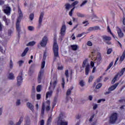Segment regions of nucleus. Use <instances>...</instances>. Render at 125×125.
Returning a JSON list of instances; mask_svg holds the SVG:
<instances>
[{"label":"nucleus","mask_w":125,"mask_h":125,"mask_svg":"<svg viewBox=\"0 0 125 125\" xmlns=\"http://www.w3.org/2000/svg\"><path fill=\"white\" fill-rule=\"evenodd\" d=\"M18 13L19 16L18 17L16 22V30L18 33V37H20V33H21V25H20V23L21 22L22 18L24 17V16H23V13H22V11L21 10L20 7H18Z\"/></svg>","instance_id":"nucleus-1"},{"label":"nucleus","mask_w":125,"mask_h":125,"mask_svg":"<svg viewBox=\"0 0 125 125\" xmlns=\"http://www.w3.org/2000/svg\"><path fill=\"white\" fill-rule=\"evenodd\" d=\"M53 52L54 53V60H56L59 57V46L57 44L56 39L54 40L53 45Z\"/></svg>","instance_id":"nucleus-2"},{"label":"nucleus","mask_w":125,"mask_h":125,"mask_svg":"<svg viewBox=\"0 0 125 125\" xmlns=\"http://www.w3.org/2000/svg\"><path fill=\"white\" fill-rule=\"evenodd\" d=\"M87 59H85L82 63V68H85V75L87 76L90 72V65L87 63Z\"/></svg>","instance_id":"nucleus-3"},{"label":"nucleus","mask_w":125,"mask_h":125,"mask_svg":"<svg viewBox=\"0 0 125 125\" xmlns=\"http://www.w3.org/2000/svg\"><path fill=\"white\" fill-rule=\"evenodd\" d=\"M117 120H118V113H113L109 117V123L110 124H115L117 122Z\"/></svg>","instance_id":"nucleus-4"},{"label":"nucleus","mask_w":125,"mask_h":125,"mask_svg":"<svg viewBox=\"0 0 125 125\" xmlns=\"http://www.w3.org/2000/svg\"><path fill=\"white\" fill-rule=\"evenodd\" d=\"M103 41L106 42V44H112V42L110 41H112V38L110 36H107V35H103L102 36Z\"/></svg>","instance_id":"nucleus-5"},{"label":"nucleus","mask_w":125,"mask_h":125,"mask_svg":"<svg viewBox=\"0 0 125 125\" xmlns=\"http://www.w3.org/2000/svg\"><path fill=\"white\" fill-rule=\"evenodd\" d=\"M23 82V72H21L17 77V84L19 86L21 85Z\"/></svg>","instance_id":"nucleus-6"},{"label":"nucleus","mask_w":125,"mask_h":125,"mask_svg":"<svg viewBox=\"0 0 125 125\" xmlns=\"http://www.w3.org/2000/svg\"><path fill=\"white\" fill-rule=\"evenodd\" d=\"M43 15H44V14L43 12H41L39 21H38V25L37 26L38 29H40L42 27V19H43Z\"/></svg>","instance_id":"nucleus-7"},{"label":"nucleus","mask_w":125,"mask_h":125,"mask_svg":"<svg viewBox=\"0 0 125 125\" xmlns=\"http://www.w3.org/2000/svg\"><path fill=\"white\" fill-rule=\"evenodd\" d=\"M40 44L42 47H44V46H46V44H47V37H46V36H44L42 38V41L40 42Z\"/></svg>","instance_id":"nucleus-8"},{"label":"nucleus","mask_w":125,"mask_h":125,"mask_svg":"<svg viewBox=\"0 0 125 125\" xmlns=\"http://www.w3.org/2000/svg\"><path fill=\"white\" fill-rule=\"evenodd\" d=\"M56 84H57V81L56 80L53 82V85H52V81H51L50 82V86L48 87V90H50V89H51V87L52 89H55V86H56Z\"/></svg>","instance_id":"nucleus-9"},{"label":"nucleus","mask_w":125,"mask_h":125,"mask_svg":"<svg viewBox=\"0 0 125 125\" xmlns=\"http://www.w3.org/2000/svg\"><path fill=\"white\" fill-rule=\"evenodd\" d=\"M43 75V71L41 70L38 74V83H42V76Z\"/></svg>","instance_id":"nucleus-10"},{"label":"nucleus","mask_w":125,"mask_h":125,"mask_svg":"<svg viewBox=\"0 0 125 125\" xmlns=\"http://www.w3.org/2000/svg\"><path fill=\"white\" fill-rule=\"evenodd\" d=\"M11 11V8L9 6H6L5 7V9L3 10V12L5 13V14H6V15H10V12Z\"/></svg>","instance_id":"nucleus-11"},{"label":"nucleus","mask_w":125,"mask_h":125,"mask_svg":"<svg viewBox=\"0 0 125 125\" xmlns=\"http://www.w3.org/2000/svg\"><path fill=\"white\" fill-rule=\"evenodd\" d=\"M117 32L119 38H124V33L122 31V29L120 27H117Z\"/></svg>","instance_id":"nucleus-12"},{"label":"nucleus","mask_w":125,"mask_h":125,"mask_svg":"<svg viewBox=\"0 0 125 125\" xmlns=\"http://www.w3.org/2000/svg\"><path fill=\"white\" fill-rule=\"evenodd\" d=\"M65 32H66V25L65 24H63L62 25V28L61 29L60 34L61 35V36H64Z\"/></svg>","instance_id":"nucleus-13"},{"label":"nucleus","mask_w":125,"mask_h":125,"mask_svg":"<svg viewBox=\"0 0 125 125\" xmlns=\"http://www.w3.org/2000/svg\"><path fill=\"white\" fill-rule=\"evenodd\" d=\"M72 90H73V87H71L70 89H68L66 91V99L67 101L69 100V95L72 93Z\"/></svg>","instance_id":"nucleus-14"},{"label":"nucleus","mask_w":125,"mask_h":125,"mask_svg":"<svg viewBox=\"0 0 125 125\" xmlns=\"http://www.w3.org/2000/svg\"><path fill=\"white\" fill-rule=\"evenodd\" d=\"M119 85V83H116L115 84L112 85L108 88V91H113V90L116 89L117 87Z\"/></svg>","instance_id":"nucleus-15"},{"label":"nucleus","mask_w":125,"mask_h":125,"mask_svg":"<svg viewBox=\"0 0 125 125\" xmlns=\"http://www.w3.org/2000/svg\"><path fill=\"white\" fill-rule=\"evenodd\" d=\"M95 63H97V65H100L102 62V58L101 57L97 58L94 61Z\"/></svg>","instance_id":"nucleus-16"},{"label":"nucleus","mask_w":125,"mask_h":125,"mask_svg":"<svg viewBox=\"0 0 125 125\" xmlns=\"http://www.w3.org/2000/svg\"><path fill=\"white\" fill-rule=\"evenodd\" d=\"M2 20L5 22V25H6L7 26H8V25H9V23H10V20H9V19H7L5 16L2 17Z\"/></svg>","instance_id":"nucleus-17"},{"label":"nucleus","mask_w":125,"mask_h":125,"mask_svg":"<svg viewBox=\"0 0 125 125\" xmlns=\"http://www.w3.org/2000/svg\"><path fill=\"white\" fill-rule=\"evenodd\" d=\"M26 105L28 108H29V109L31 110L32 112H34V105H33V104H32L28 102L27 103Z\"/></svg>","instance_id":"nucleus-18"},{"label":"nucleus","mask_w":125,"mask_h":125,"mask_svg":"<svg viewBox=\"0 0 125 125\" xmlns=\"http://www.w3.org/2000/svg\"><path fill=\"white\" fill-rule=\"evenodd\" d=\"M99 29H100L99 26L90 27L88 28V31H96L97 30H99Z\"/></svg>","instance_id":"nucleus-19"},{"label":"nucleus","mask_w":125,"mask_h":125,"mask_svg":"<svg viewBox=\"0 0 125 125\" xmlns=\"http://www.w3.org/2000/svg\"><path fill=\"white\" fill-rule=\"evenodd\" d=\"M53 92L52 90L47 92L46 93V99H47L49 97H51V95H52Z\"/></svg>","instance_id":"nucleus-20"},{"label":"nucleus","mask_w":125,"mask_h":125,"mask_svg":"<svg viewBox=\"0 0 125 125\" xmlns=\"http://www.w3.org/2000/svg\"><path fill=\"white\" fill-rule=\"evenodd\" d=\"M125 67L123 68L120 72L118 73L117 75H118V76H119L120 77H122V76H123V75L125 74Z\"/></svg>","instance_id":"nucleus-21"},{"label":"nucleus","mask_w":125,"mask_h":125,"mask_svg":"<svg viewBox=\"0 0 125 125\" xmlns=\"http://www.w3.org/2000/svg\"><path fill=\"white\" fill-rule=\"evenodd\" d=\"M125 50L124 51L122 55L120 57V62H123L125 60Z\"/></svg>","instance_id":"nucleus-22"},{"label":"nucleus","mask_w":125,"mask_h":125,"mask_svg":"<svg viewBox=\"0 0 125 125\" xmlns=\"http://www.w3.org/2000/svg\"><path fill=\"white\" fill-rule=\"evenodd\" d=\"M8 79H9V80H14L15 79L14 74H13V73H10V74H9Z\"/></svg>","instance_id":"nucleus-23"},{"label":"nucleus","mask_w":125,"mask_h":125,"mask_svg":"<svg viewBox=\"0 0 125 125\" xmlns=\"http://www.w3.org/2000/svg\"><path fill=\"white\" fill-rule=\"evenodd\" d=\"M71 49H72V50H74V51H75V50H77L78 49V48H79V46H78V45H71L70 46Z\"/></svg>","instance_id":"nucleus-24"},{"label":"nucleus","mask_w":125,"mask_h":125,"mask_svg":"<svg viewBox=\"0 0 125 125\" xmlns=\"http://www.w3.org/2000/svg\"><path fill=\"white\" fill-rule=\"evenodd\" d=\"M28 51H29V48L26 47L21 54L22 57H23V56H25L26 54H27V53L28 52Z\"/></svg>","instance_id":"nucleus-25"},{"label":"nucleus","mask_w":125,"mask_h":125,"mask_svg":"<svg viewBox=\"0 0 125 125\" xmlns=\"http://www.w3.org/2000/svg\"><path fill=\"white\" fill-rule=\"evenodd\" d=\"M35 44H36V42L35 41H32L27 44V46H33Z\"/></svg>","instance_id":"nucleus-26"},{"label":"nucleus","mask_w":125,"mask_h":125,"mask_svg":"<svg viewBox=\"0 0 125 125\" xmlns=\"http://www.w3.org/2000/svg\"><path fill=\"white\" fill-rule=\"evenodd\" d=\"M65 9H66V10H69L70 8L72 7V5H70L69 3H66L65 4Z\"/></svg>","instance_id":"nucleus-27"},{"label":"nucleus","mask_w":125,"mask_h":125,"mask_svg":"<svg viewBox=\"0 0 125 125\" xmlns=\"http://www.w3.org/2000/svg\"><path fill=\"white\" fill-rule=\"evenodd\" d=\"M58 125H68V122H63L62 120L61 121V122H58Z\"/></svg>","instance_id":"nucleus-28"},{"label":"nucleus","mask_w":125,"mask_h":125,"mask_svg":"<svg viewBox=\"0 0 125 125\" xmlns=\"http://www.w3.org/2000/svg\"><path fill=\"white\" fill-rule=\"evenodd\" d=\"M45 108V105H44V104H43L42 107L41 109V114L43 115L44 114V109Z\"/></svg>","instance_id":"nucleus-29"},{"label":"nucleus","mask_w":125,"mask_h":125,"mask_svg":"<svg viewBox=\"0 0 125 125\" xmlns=\"http://www.w3.org/2000/svg\"><path fill=\"white\" fill-rule=\"evenodd\" d=\"M94 79V76L92 75H90L88 78V83H91L92 81H93Z\"/></svg>","instance_id":"nucleus-30"},{"label":"nucleus","mask_w":125,"mask_h":125,"mask_svg":"<svg viewBox=\"0 0 125 125\" xmlns=\"http://www.w3.org/2000/svg\"><path fill=\"white\" fill-rule=\"evenodd\" d=\"M107 31L108 32L110 33V35H111L112 37H113L114 39H116L115 36L114 35V34H113V33H112V31H111V29H110V27H109V26L107 27Z\"/></svg>","instance_id":"nucleus-31"},{"label":"nucleus","mask_w":125,"mask_h":125,"mask_svg":"<svg viewBox=\"0 0 125 125\" xmlns=\"http://www.w3.org/2000/svg\"><path fill=\"white\" fill-rule=\"evenodd\" d=\"M52 120V118L51 116H50L49 118L48 119L47 122V125H50V123H51V121Z\"/></svg>","instance_id":"nucleus-32"},{"label":"nucleus","mask_w":125,"mask_h":125,"mask_svg":"<svg viewBox=\"0 0 125 125\" xmlns=\"http://www.w3.org/2000/svg\"><path fill=\"white\" fill-rule=\"evenodd\" d=\"M62 86L63 89L65 88V79L63 78H62Z\"/></svg>","instance_id":"nucleus-33"},{"label":"nucleus","mask_w":125,"mask_h":125,"mask_svg":"<svg viewBox=\"0 0 125 125\" xmlns=\"http://www.w3.org/2000/svg\"><path fill=\"white\" fill-rule=\"evenodd\" d=\"M114 64V62H111L108 66L107 67L106 71H108V70H109V69H111V67H112V66H113V64Z\"/></svg>","instance_id":"nucleus-34"},{"label":"nucleus","mask_w":125,"mask_h":125,"mask_svg":"<svg viewBox=\"0 0 125 125\" xmlns=\"http://www.w3.org/2000/svg\"><path fill=\"white\" fill-rule=\"evenodd\" d=\"M114 64V62H111L108 66L107 67L106 71H108V70H109V69H111V67H112V66H113V64Z\"/></svg>","instance_id":"nucleus-35"},{"label":"nucleus","mask_w":125,"mask_h":125,"mask_svg":"<svg viewBox=\"0 0 125 125\" xmlns=\"http://www.w3.org/2000/svg\"><path fill=\"white\" fill-rule=\"evenodd\" d=\"M114 64V62H111L108 66L107 67L106 71H108V70H109V69H111V67H112V66H113V64Z\"/></svg>","instance_id":"nucleus-36"},{"label":"nucleus","mask_w":125,"mask_h":125,"mask_svg":"<svg viewBox=\"0 0 125 125\" xmlns=\"http://www.w3.org/2000/svg\"><path fill=\"white\" fill-rule=\"evenodd\" d=\"M118 75L117 74L115 75V76L112 81V83H116V81H117V79H118Z\"/></svg>","instance_id":"nucleus-37"},{"label":"nucleus","mask_w":125,"mask_h":125,"mask_svg":"<svg viewBox=\"0 0 125 125\" xmlns=\"http://www.w3.org/2000/svg\"><path fill=\"white\" fill-rule=\"evenodd\" d=\"M44 66H45V60H42L41 65L42 69H43V68H44Z\"/></svg>","instance_id":"nucleus-38"},{"label":"nucleus","mask_w":125,"mask_h":125,"mask_svg":"<svg viewBox=\"0 0 125 125\" xmlns=\"http://www.w3.org/2000/svg\"><path fill=\"white\" fill-rule=\"evenodd\" d=\"M77 15L78 17H81V18L84 17V15L79 12L77 13Z\"/></svg>","instance_id":"nucleus-39"},{"label":"nucleus","mask_w":125,"mask_h":125,"mask_svg":"<svg viewBox=\"0 0 125 125\" xmlns=\"http://www.w3.org/2000/svg\"><path fill=\"white\" fill-rule=\"evenodd\" d=\"M34 13H31L30 15H29V19L31 21H33V20H34Z\"/></svg>","instance_id":"nucleus-40"},{"label":"nucleus","mask_w":125,"mask_h":125,"mask_svg":"<svg viewBox=\"0 0 125 125\" xmlns=\"http://www.w3.org/2000/svg\"><path fill=\"white\" fill-rule=\"evenodd\" d=\"M65 76L67 78V81L68 82V79L67 78H69V70H65Z\"/></svg>","instance_id":"nucleus-41"},{"label":"nucleus","mask_w":125,"mask_h":125,"mask_svg":"<svg viewBox=\"0 0 125 125\" xmlns=\"http://www.w3.org/2000/svg\"><path fill=\"white\" fill-rule=\"evenodd\" d=\"M41 88H42V85H38L37 87V92H40Z\"/></svg>","instance_id":"nucleus-42"},{"label":"nucleus","mask_w":125,"mask_h":125,"mask_svg":"<svg viewBox=\"0 0 125 125\" xmlns=\"http://www.w3.org/2000/svg\"><path fill=\"white\" fill-rule=\"evenodd\" d=\"M102 86V83H98L96 86V89H99V88H100V87H101Z\"/></svg>","instance_id":"nucleus-43"},{"label":"nucleus","mask_w":125,"mask_h":125,"mask_svg":"<svg viewBox=\"0 0 125 125\" xmlns=\"http://www.w3.org/2000/svg\"><path fill=\"white\" fill-rule=\"evenodd\" d=\"M78 3H79V1H75L74 2H73L71 5V6H73V7H75V5H77V4H78Z\"/></svg>","instance_id":"nucleus-44"},{"label":"nucleus","mask_w":125,"mask_h":125,"mask_svg":"<svg viewBox=\"0 0 125 125\" xmlns=\"http://www.w3.org/2000/svg\"><path fill=\"white\" fill-rule=\"evenodd\" d=\"M79 84L83 87V86H84V82L83 81L81 80L79 83Z\"/></svg>","instance_id":"nucleus-45"},{"label":"nucleus","mask_w":125,"mask_h":125,"mask_svg":"<svg viewBox=\"0 0 125 125\" xmlns=\"http://www.w3.org/2000/svg\"><path fill=\"white\" fill-rule=\"evenodd\" d=\"M10 69H12L13 67V62H12V60H10Z\"/></svg>","instance_id":"nucleus-46"},{"label":"nucleus","mask_w":125,"mask_h":125,"mask_svg":"<svg viewBox=\"0 0 125 125\" xmlns=\"http://www.w3.org/2000/svg\"><path fill=\"white\" fill-rule=\"evenodd\" d=\"M46 51L44 52L43 55V60H45L46 59Z\"/></svg>","instance_id":"nucleus-47"},{"label":"nucleus","mask_w":125,"mask_h":125,"mask_svg":"<svg viewBox=\"0 0 125 125\" xmlns=\"http://www.w3.org/2000/svg\"><path fill=\"white\" fill-rule=\"evenodd\" d=\"M112 51H113V50L112 49V48L108 49L107 51V54H111Z\"/></svg>","instance_id":"nucleus-48"},{"label":"nucleus","mask_w":125,"mask_h":125,"mask_svg":"<svg viewBox=\"0 0 125 125\" xmlns=\"http://www.w3.org/2000/svg\"><path fill=\"white\" fill-rule=\"evenodd\" d=\"M106 101V100L105 99H102L98 100V103H101V102H105Z\"/></svg>","instance_id":"nucleus-49"},{"label":"nucleus","mask_w":125,"mask_h":125,"mask_svg":"<svg viewBox=\"0 0 125 125\" xmlns=\"http://www.w3.org/2000/svg\"><path fill=\"white\" fill-rule=\"evenodd\" d=\"M87 3V0H85L83 1L82 2V4H81L80 6L82 7V6L84 5V4H85Z\"/></svg>","instance_id":"nucleus-50"},{"label":"nucleus","mask_w":125,"mask_h":125,"mask_svg":"<svg viewBox=\"0 0 125 125\" xmlns=\"http://www.w3.org/2000/svg\"><path fill=\"white\" fill-rule=\"evenodd\" d=\"M29 31H34V26H29L28 27Z\"/></svg>","instance_id":"nucleus-51"},{"label":"nucleus","mask_w":125,"mask_h":125,"mask_svg":"<svg viewBox=\"0 0 125 125\" xmlns=\"http://www.w3.org/2000/svg\"><path fill=\"white\" fill-rule=\"evenodd\" d=\"M84 34H85V32H83L81 34H79L77 35V38H81V37H83V35H84Z\"/></svg>","instance_id":"nucleus-52"},{"label":"nucleus","mask_w":125,"mask_h":125,"mask_svg":"<svg viewBox=\"0 0 125 125\" xmlns=\"http://www.w3.org/2000/svg\"><path fill=\"white\" fill-rule=\"evenodd\" d=\"M95 116V114H93V115L91 116V117H90V119H89V122H92V121H93V118H94Z\"/></svg>","instance_id":"nucleus-53"},{"label":"nucleus","mask_w":125,"mask_h":125,"mask_svg":"<svg viewBox=\"0 0 125 125\" xmlns=\"http://www.w3.org/2000/svg\"><path fill=\"white\" fill-rule=\"evenodd\" d=\"M87 45H88V46H92V42H91L90 41H88L87 42Z\"/></svg>","instance_id":"nucleus-54"},{"label":"nucleus","mask_w":125,"mask_h":125,"mask_svg":"<svg viewBox=\"0 0 125 125\" xmlns=\"http://www.w3.org/2000/svg\"><path fill=\"white\" fill-rule=\"evenodd\" d=\"M42 97V96L40 94H38L37 95V100H40L41 99V98Z\"/></svg>","instance_id":"nucleus-55"},{"label":"nucleus","mask_w":125,"mask_h":125,"mask_svg":"<svg viewBox=\"0 0 125 125\" xmlns=\"http://www.w3.org/2000/svg\"><path fill=\"white\" fill-rule=\"evenodd\" d=\"M11 34H12V31L11 30H9L8 32V35L9 36H11Z\"/></svg>","instance_id":"nucleus-56"},{"label":"nucleus","mask_w":125,"mask_h":125,"mask_svg":"<svg viewBox=\"0 0 125 125\" xmlns=\"http://www.w3.org/2000/svg\"><path fill=\"white\" fill-rule=\"evenodd\" d=\"M3 27V25L1 24V22H0V32H2V28Z\"/></svg>","instance_id":"nucleus-57"},{"label":"nucleus","mask_w":125,"mask_h":125,"mask_svg":"<svg viewBox=\"0 0 125 125\" xmlns=\"http://www.w3.org/2000/svg\"><path fill=\"white\" fill-rule=\"evenodd\" d=\"M101 79H102V76L100 77V78L97 79V82L100 83V82H101Z\"/></svg>","instance_id":"nucleus-58"},{"label":"nucleus","mask_w":125,"mask_h":125,"mask_svg":"<svg viewBox=\"0 0 125 125\" xmlns=\"http://www.w3.org/2000/svg\"><path fill=\"white\" fill-rule=\"evenodd\" d=\"M83 24H86L85 25V26H87V25H88L89 24V23H88V21H83Z\"/></svg>","instance_id":"nucleus-59"},{"label":"nucleus","mask_w":125,"mask_h":125,"mask_svg":"<svg viewBox=\"0 0 125 125\" xmlns=\"http://www.w3.org/2000/svg\"><path fill=\"white\" fill-rule=\"evenodd\" d=\"M40 125H44V120H42L40 121Z\"/></svg>","instance_id":"nucleus-60"},{"label":"nucleus","mask_w":125,"mask_h":125,"mask_svg":"<svg viewBox=\"0 0 125 125\" xmlns=\"http://www.w3.org/2000/svg\"><path fill=\"white\" fill-rule=\"evenodd\" d=\"M19 64L20 66H21L22 65V64H23V63H24V61H19Z\"/></svg>","instance_id":"nucleus-61"},{"label":"nucleus","mask_w":125,"mask_h":125,"mask_svg":"<svg viewBox=\"0 0 125 125\" xmlns=\"http://www.w3.org/2000/svg\"><path fill=\"white\" fill-rule=\"evenodd\" d=\"M94 63H95V62H93L92 61L91 62L90 65H91L92 67H95L94 66Z\"/></svg>","instance_id":"nucleus-62"},{"label":"nucleus","mask_w":125,"mask_h":125,"mask_svg":"<svg viewBox=\"0 0 125 125\" xmlns=\"http://www.w3.org/2000/svg\"><path fill=\"white\" fill-rule=\"evenodd\" d=\"M16 104L17 106L19 105L20 104H21V103L20 102V100H18L17 102L16 103Z\"/></svg>","instance_id":"nucleus-63"},{"label":"nucleus","mask_w":125,"mask_h":125,"mask_svg":"<svg viewBox=\"0 0 125 125\" xmlns=\"http://www.w3.org/2000/svg\"><path fill=\"white\" fill-rule=\"evenodd\" d=\"M63 66H58V70H63Z\"/></svg>","instance_id":"nucleus-64"}]
</instances>
